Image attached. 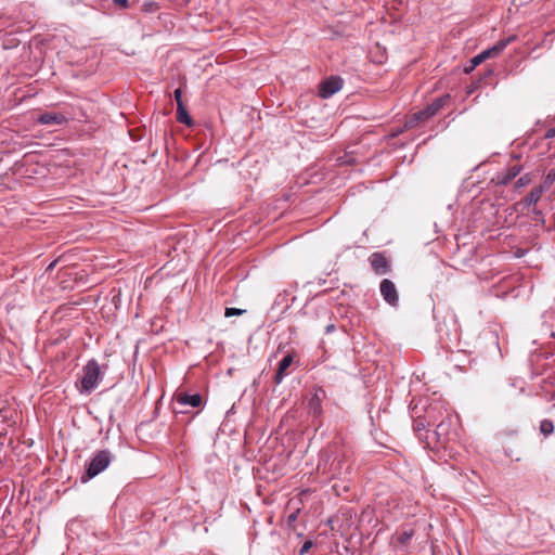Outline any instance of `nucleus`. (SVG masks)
I'll return each mask as SVG.
<instances>
[{
    "label": "nucleus",
    "instance_id": "obj_28",
    "mask_svg": "<svg viewBox=\"0 0 555 555\" xmlns=\"http://www.w3.org/2000/svg\"><path fill=\"white\" fill-rule=\"evenodd\" d=\"M333 331H334V325L333 324L326 326V332L327 333H331Z\"/></svg>",
    "mask_w": 555,
    "mask_h": 555
},
{
    "label": "nucleus",
    "instance_id": "obj_27",
    "mask_svg": "<svg viewBox=\"0 0 555 555\" xmlns=\"http://www.w3.org/2000/svg\"><path fill=\"white\" fill-rule=\"evenodd\" d=\"M153 7H154V4H153V3L144 4V11H152V10H153Z\"/></svg>",
    "mask_w": 555,
    "mask_h": 555
},
{
    "label": "nucleus",
    "instance_id": "obj_17",
    "mask_svg": "<svg viewBox=\"0 0 555 555\" xmlns=\"http://www.w3.org/2000/svg\"><path fill=\"white\" fill-rule=\"evenodd\" d=\"M555 181V167L552 168L548 173L545 176L542 184H540V186H543V190H547L550 189V186L554 183Z\"/></svg>",
    "mask_w": 555,
    "mask_h": 555
},
{
    "label": "nucleus",
    "instance_id": "obj_4",
    "mask_svg": "<svg viewBox=\"0 0 555 555\" xmlns=\"http://www.w3.org/2000/svg\"><path fill=\"white\" fill-rule=\"evenodd\" d=\"M379 289H380V294H382L384 300L388 305H390L392 307H396L398 305L399 295H398V291L396 288V285L393 284L392 281H390L388 279H384L380 282Z\"/></svg>",
    "mask_w": 555,
    "mask_h": 555
},
{
    "label": "nucleus",
    "instance_id": "obj_23",
    "mask_svg": "<svg viewBox=\"0 0 555 555\" xmlns=\"http://www.w3.org/2000/svg\"><path fill=\"white\" fill-rule=\"evenodd\" d=\"M173 95H175V100H176V102H177V106H178V105H180V104H183V101H182V91H181V89H177V90L175 91V94H173Z\"/></svg>",
    "mask_w": 555,
    "mask_h": 555
},
{
    "label": "nucleus",
    "instance_id": "obj_12",
    "mask_svg": "<svg viewBox=\"0 0 555 555\" xmlns=\"http://www.w3.org/2000/svg\"><path fill=\"white\" fill-rule=\"evenodd\" d=\"M521 171V167L519 165H513L511 166L505 173L498 177V183L500 184H507L509 183L514 178H516Z\"/></svg>",
    "mask_w": 555,
    "mask_h": 555
},
{
    "label": "nucleus",
    "instance_id": "obj_7",
    "mask_svg": "<svg viewBox=\"0 0 555 555\" xmlns=\"http://www.w3.org/2000/svg\"><path fill=\"white\" fill-rule=\"evenodd\" d=\"M372 269L377 274H386L390 271V264L387 258L380 253H374L370 257Z\"/></svg>",
    "mask_w": 555,
    "mask_h": 555
},
{
    "label": "nucleus",
    "instance_id": "obj_6",
    "mask_svg": "<svg viewBox=\"0 0 555 555\" xmlns=\"http://www.w3.org/2000/svg\"><path fill=\"white\" fill-rule=\"evenodd\" d=\"M516 39H517V37L515 35H511L507 38L499 40L493 47L479 53L482 56V61H486L487 59L499 56L504 51V49L509 43L514 42Z\"/></svg>",
    "mask_w": 555,
    "mask_h": 555
},
{
    "label": "nucleus",
    "instance_id": "obj_3",
    "mask_svg": "<svg viewBox=\"0 0 555 555\" xmlns=\"http://www.w3.org/2000/svg\"><path fill=\"white\" fill-rule=\"evenodd\" d=\"M450 99L449 95H442L440 98H437L433 101L431 104L427 105L426 108L415 113L413 115L414 119L417 121H425L436 115L447 103V101Z\"/></svg>",
    "mask_w": 555,
    "mask_h": 555
},
{
    "label": "nucleus",
    "instance_id": "obj_14",
    "mask_svg": "<svg viewBox=\"0 0 555 555\" xmlns=\"http://www.w3.org/2000/svg\"><path fill=\"white\" fill-rule=\"evenodd\" d=\"M448 426L449 424L446 423L444 421L440 422L438 425H437V428L435 430V435L437 436V439L440 443H446L447 440H448V437H447V429H448Z\"/></svg>",
    "mask_w": 555,
    "mask_h": 555
},
{
    "label": "nucleus",
    "instance_id": "obj_21",
    "mask_svg": "<svg viewBox=\"0 0 555 555\" xmlns=\"http://www.w3.org/2000/svg\"><path fill=\"white\" fill-rule=\"evenodd\" d=\"M245 312V310L237 309V308H227L224 315L227 318L233 317V315H241Z\"/></svg>",
    "mask_w": 555,
    "mask_h": 555
},
{
    "label": "nucleus",
    "instance_id": "obj_22",
    "mask_svg": "<svg viewBox=\"0 0 555 555\" xmlns=\"http://www.w3.org/2000/svg\"><path fill=\"white\" fill-rule=\"evenodd\" d=\"M531 182V178L529 175H525L522 177H520L517 181H516V184L515 186L516 188H521V186H525L527 184H529Z\"/></svg>",
    "mask_w": 555,
    "mask_h": 555
},
{
    "label": "nucleus",
    "instance_id": "obj_13",
    "mask_svg": "<svg viewBox=\"0 0 555 555\" xmlns=\"http://www.w3.org/2000/svg\"><path fill=\"white\" fill-rule=\"evenodd\" d=\"M177 120L181 124H184L189 127L193 126V119L189 115L186 107L184 104H180L177 106Z\"/></svg>",
    "mask_w": 555,
    "mask_h": 555
},
{
    "label": "nucleus",
    "instance_id": "obj_11",
    "mask_svg": "<svg viewBox=\"0 0 555 555\" xmlns=\"http://www.w3.org/2000/svg\"><path fill=\"white\" fill-rule=\"evenodd\" d=\"M544 190L543 186H535L533 188L530 193L521 201L520 204L525 205L526 207H530L531 205H535L539 199L541 198Z\"/></svg>",
    "mask_w": 555,
    "mask_h": 555
},
{
    "label": "nucleus",
    "instance_id": "obj_18",
    "mask_svg": "<svg viewBox=\"0 0 555 555\" xmlns=\"http://www.w3.org/2000/svg\"><path fill=\"white\" fill-rule=\"evenodd\" d=\"M413 535L414 530L403 531L401 534L398 535L397 541L401 545H406Z\"/></svg>",
    "mask_w": 555,
    "mask_h": 555
},
{
    "label": "nucleus",
    "instance_id": "obj_25",
    "mask_svg": "<svg viewBox=\"0 0 555 555\" xmlns=\"http://www.w3.org/2000/svg\"><path fill=\"white\" fill-rule=\"evenodd\" d=\"M311 546H312V542L311 541H306L304 543V545L301 546L300 554L302 555L306 552H308Z\"/></svg>",
    "mask_w": 555,
    "mask_h": 555
},
{
    "label": "nucleus",
    "instance_id": "obj_19",
    "mask_svg": "<svg viewBox=\"0 0 555 555\" xmlns=\"http://www.w3.org/2000/svg\"><path fill=\"white\" fill-rule=\"evenodd\" d=\"M113 2L120 9H128L135 4L137 0H113Z\"/></svg>",
    "mask_w": 555,
    "mask_h": 555
},
{
    "label": "nucleus",
    "instance_id": "obj_16",
    "mask_svg": "<svg viewBox=\"0 0 555 555\" xmlns=\"http://www.w3.org/2000/svg\"><path fill=\"white\" fill-rule=\"evenodd\" d=\"M540 431L544 436H548L554 431V424L551 420H543L540 423Z\"/></svg>",
    "mask_w": 555,
    "mask_h": 555
},
{
    "label": "nucleus",
    "instance_id": "obj_15",
    "mask_svg": "<svg viewBox=\"0 0 555 555\" xmlns=\"http://www.w3.org/2000/svg\"><path fill=\"white\" fill-rule=\"evenodd\" d=\"M309 409H310V412L314 416L320 415V413H321V402H320V399H319L318 396H314L313 398H311V400L309 401Z\"/></svg>",
    "mask_w": 555,
    "mask_h": 555
},
{
    "label": "nucleus",
    "instance_id": "obj_20",
    "mask_svg": "<svg viewBox=\"0 0 555 555\" xmlns=\"http://www.w3.org/2000/svg\"><path fill=\"white\" fill-rule=\"evenodd\" d=\"M470 62H472V65L465 69L466 73H469L477 65L481 64L483 62L482 56L480 54H478V55L474 56Z\"/></svg>",
    "mask_w": 555,
    "mask_h": 555
},
{
    "label": "nucleus",
    "instance_id": "obj_30",
    "mask_svg": "<svg viewBox=\"0 0 555 555\" xmlns=\"http://www.w3.org/2000/svg\"><path fill=\"white\" fill-rule=\"evenodd\" d=\"M552 337H554V338H555V333H552Z\"/></svg>",
    "mask_w": 555,
    "mask_h": 555
},
{
    "label": "nucleus",
    "instance_id": "obj_5",
    "mask_svg": "<svg viewBox=\"0 0 555 555\" xmlns=\"http://www.w3.org/2000/svg\"><path fill=\"white\" fill-rule=\"evenodd\" d=\"M341 87L343 80L339 77H330L320 83L319 95L327 99L339 91Z\"/></svg>",
    "mask_w": 555,
    "mask_h": 555
},
{
    "label": "nucleus",
    "instance_id": "obj_8",
    "mask_svg": "<svg viewBox=\"0 0 555 555\" xmlns=\"http://www.w3.org/2000/svg\"><path fill=\"white\" fill-rule=\"evenodd\" d=\"M175 399L180 405H191L193 408H198L203 401L199 393L188 395L182 391L177 392Z\"/></svg>",
    "mask_w": 555,
    "mask_h": 555
},
{
    "label": "nucleus",
    "instance_id": "obj_1",
    "mask_svg": "<svg viewBox=\"0 0 555 555\" xmlns=\"http://www.w3.org/2000/svg\"><path fill=\"white\" fill-rule=\"evenodd\" d=\"M101 380L100 365L95 360H90L82 369L79 390L81 393H90Z\"/></svg>",
    "mask_w": 555,
    "mask_h": 555
},
{
    "label": "nucleus",
    "instance_id": "obj_2",
    "mask_svg": "<svg viewBox=\"0 0 555 555\" xmlns=\"http://www.w3.org/2000/svg\"><path fill=\"white\" fill-rule=\"evenodd\" d=\"M111 463V453L106 450L99 451L89 463L86 474L81 476V481L87 482L91 478L103 472Z\"/></svg>",
    "mask_w": 555,
    "mask_h": 555
},
{
    "label": "nucleus",
    "instance_id": "obj_24",
    "mask_svg": "<svg viewBox=\"0 0 555 555\" xmlns=\"http://www.w3.org/2000/svg\"><path fill=\"white\" fill-rule=\"evenodd\" d=\"M425 428V424L422 420H417L415 421L414 423V429L420 431V430H423Z\"/></svg>",
    "mask_w": 555,
    "mask_h": 555
},
{
    "label": "nucleus",
    "instance_id": "obj_29",
    "mask_svg": "<svg viewBox=\"0 0 555 555\" xmlns=\"http://www.w3.org/2000/svg\"><path fill=\"white\" fill-rule=\"evenodd\" d=\"M533 211H534L535 216L541 215V211H540V210H533Z\"/></svg>",
    "mask_w": 555,
    "mask_h": 555
},
{
    "label": "nucleus",
    "instance_id": "obj_9",
    "mask_svg": "<svg viewBox=\"0 0 555 555\" xmlns=\"http://www.w3.org/2000/svg\"><path fill=\"white\" fill-rule=\"evenodd\" d=\"M41 125H62L66 121V117L61 113L47 112L38 117Z\"/></svg>",
    "mask_w": 555,
    "mask_h": 555
},
{
    "label": "nucleus",
    "instance_id": "obj_26",
    "mask_svg": "<svg viewBox=\"0 0 555 555\" xmlns=\"http://www.w3.org/2000/svg\"><path fill=\"white\" fill-rule=\"evenodd\" d=\"M545 137H546V138H548V139H550V138H554V137H555V128H551V129H548V130L546 131V133H545Z\"/></svg>",
    "mask_w": 555,
    "mask_h": 555
},
{
    "label": "nucleus",
    "instance_id": "obj_10",
    "mask_svg": "<svg viewBox=\"0 0 555 555\" xmlns=\"http://www.w3.org/2000/svg\"><path fill=\"white\" fill-rule=\"evenodd\" d=\"M293 356L292 354H286L279 363V366H278V371L274 375V382L276 384H280L285 374H286V370L291 366V364L293 363Z\"/></svg>",
    "mask_w": 555,
    "mask_h": 555
}]
</instances>
